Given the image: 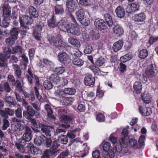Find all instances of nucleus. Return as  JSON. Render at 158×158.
I'll return each instance as SVG.
<instances>
[{
  "label": "nucleus",
  "instance_id": "1",
  "mask_svg": "<svg viewBox=\"0 0 158 158\" xmlns=\"http://www.w3.org/2000/svg\"><path fill=\"white\" fill-rule=\"evenodd\" d=\"M31 131L28 127H26L25 133L22 138H20L18 141L15 143V146L21 152H24V146L26 142L30 141L31 139Z\"/></svg>",
  "mask_w": 158,
  "mask_h": 158
},
{
  "label": "nucleus",
  "instance_id": "2",
  "mask_svg": "<svg viewBox=\"0 0 158 158\" xmlns=\"http://www.w3.org/2000/svg\"><path fill=\"white\" fill-rule=\"evenodd\" d=\"M27 73L28 74H27L26 75L27 81L30 84H31L33 83V80H34L35 83V86L34 87V89L35 94L37 98L39 100L42 102V96L40 95L38 91V88L40 86L39 79L37 76L33 74L32 70L31 69V68H28Z\"/></svg>",
  "mask_w": 158,
  "mask_h": 158
},
{
  "label": "nucleus",
  "instance_id": "3",
  "mask_svg": "<svg viewBox=\"0 0 158 158\" xmlns=\"http://www.w3.org/2000/svg\"><path fill=\"white\" fill-rule=\"evenodd\" d=\"M50 43H53L57 47H64L65 43L63 42L61 39V36L59 34L55 36H52L49 37L48 39Z\"/></svg>",
  "mask_w": 158,
  "mask_h": 158
},
{
  "label": "nucleus",
  "instance_id": "4",
  "mask_svg": "<svg viewBox=\"0 0 158 158\" xmlns=\"http://www.w3.org/2000/svg\"><path fill=\"white\" fill-rule=\"evenodd\" d=\"M66 28L67 31L68 33L77 36L81 34V31L77 24H75L74 25L71 23H69Z\"/></svg>",
  "mask_w": 158,
  "mask_h": 158
},
{
  "label": "nucleus",
  "instance_id": "5",
  "mask_svg": "<svg viewBox=\"0 0 158 158\" xmlns=\"http://www.w3.org/2000/svg\"><path fill=\"white\" fill-rule=\"evenodd\" d=\"M19 19L21 27L25 29L27 28L26 25L31 24L33 22V19L29 16L20 15Z\"/></svg>",
  "mask_w": 158,
  "mask_h": 158
},
{
  "label": "nucleus",
  "instance_id": "6",
  "mask_svg": "<svg viewBox=\"0 0 158 158\" xmlns=\"http://www.w3.org/2000/svg\"><path fill=\"white\" fill-rule=\"evenodd\" d=\"M23 49L22 47L19 46H17L14 47H13L12 49H10L8 47H6L4 49V52L7 53V56L8 58L10 57V54L11 53L14 54L17 53L19 54L22 53Z\"/></svg>",
  "mask_w": 158,
  "mask_h": 158
},
{
  "label": "nucleus",
  "instance_id": "7",
  "mask_svg": "<svg viewBox=\"0 0 158 158\" xmlns=\"http://www.w3.org/2000/svg\"><path fill=\"white\" fill-rule=\"evenodd\" d=\"M58 61L64 64H68L71 61L69 56L64 52H60L58 55Z\"/></svg>",
  "mask_w": 158,
  "mask_h": 158
},
{
  "label": "nucleus",
  "instance_id": "8",
  "mask_svg": "<svg viewBox=\"0 0 158 158\" xmlns=\"http://www.w3.org/2000/svg\"><path fill=\"white\" fill-rule=\"evenodd\" d=\"M158 72V68L155 65L151 64L148 65L146 68L145 73L148 77H152L155 76L156 73Z\"/></svg>",
  "mask_w": 158,
  "mask_h": 158
},
{
  "label": "nucleus",
  "instance_id": "9",
  "mask_svg": "<svg viewBox=\"0 0 158 158\" xmlns=\"http://www.w3.org/2000/svg\"><path fill=\"white\" fill-rule=\"evenodd\" d=\"M140 5L138 3H133L127 5L126 11L128 13H135L139 10Z\"/></svg>",
  "mask_w": 158,
  "mask_h": 158
},
{
  "label": "nucleus",
  "instance_id": "10",
  "mask_svg": "<svg viewBox=\"0 0 158 158\" xmlns=\"http://www.w3.org/2000/svg\"><path fill=\"white\" fill-rule=\"evenodd\" d=\"M42 29V26L40 23L35 27L33 32L35 39L37 40H40L41 39L40 33Z\"/></svg>",
  "mask_w": 158,
  "mask_h": 158
},
{
  "label": "nucleus",
  "instance_id": "11",
  "mask_svg": "<svg viewBox=\"0 0 158 158\" xmlns=\"http://www.w3.org/2000/svg\"><path fill=\"white\" fill-rule=\"evenodd\" d=\"M26 127L27 126H24L20 123H18L14 126L13 130L15 134L20 135L23 133L24 130L25 131Z\"/></svg>",
  "mask_w": 158,
  "mask_h": 158
},
{
  "label": "nucleus",
  "instance_id": "12",
  "mask_svg": "<svg viewBox=\"0 0 158 158\" xmlns=\"http://www.w3.org/2000/svg\"><path fill=\"white\" fill-rule=\"evenodd\" d=\"M66 5L69 12L74 11L77 7V3L72 0H68L66 2Z\"/></svg>",
  "mask_w": 158,
  "mask_h": 158
},
{
  "label": "nucleus",
  "instance_id": "13",
  "mask_svg": "<svg viewBox=\"0 0 158 158\" xmlns=\"http://www.w3.org/2000/svg\"><path fill=\"white\" fill-rule=\"evenodd\" d=\"M94 24L98 29L101 30L106 28V23L103 19H97L94 21Z\"/></svg>",
  "mask_w": 158,
  "mask_h": 158
},
{
  "label": "nucleus",
  "instance_id": "14",
  "mask_svg": "<svg viewBox=\"0 0 158 158\" xmlns=\"http://www.w3.org/2000/svg\"><path fill=\"white\" fill-rule=\"evenodd\" d=\"M146 19V15L143 13L137 14L132 17V19L136 22H143Z\"/></svg>",
  "mask_w": 158,
  "mask_h": 158
},
{
  "label": "nucleus",
  "instance_id": "15",
  "mask_svg": "<svg viewBox=\"0 0 158 158\" xmlns=\"http://www.w3.org/2000/svg\"><path fill=\"white\" fill-rule=\"evenodd\" d=\"M95 81L94 77L91 74L87 75L85 78L84 83L86 85L90 86L93 85Z\"/></svg>",
  "mask_w": 158,
  "mask_h": 158
},
{
  "label": "nucleus",
  "instance_id": "16",
  "mask_svg": "<svg viewBox=\"0 0 158 158\" xmlns=\"http://www.w3.org/2000/svg\"><path fill=\"white\" fill-rule=\"evenodd\" d=\"M122 150V148L121 146H119V148L117 147L111 149L108 152L107 157H108V156L110 158H113L114 157L115 154L116 152L120 153Z\"/></svg>",
  "mask_w": 158,
  "mask_h": 158
},
{
  "label": "nucleus",
  "instance_id": "17",
  "mask_svg": "<svg viewBox=\"0 0 158 158\" xmlns=\"http://www.w3.org/2000/svg\"><path fill=\"white\" fill-rule=\"evenodd\" d=\"M114 33L117 36H120L123 33V30L122 27L119 24H117L113 28Z\"/></svg>",
  "mask_w": 158,
  "mask_h": 158
},
{
  "label": "nucleus",
  "instance_id": "18",
  "mask_svg": "<svg viewBox=\"0 0 158 158\" xmlns=\"http://www.w3.org/2000/svg\"><path fill=\"white\" fill-rule=\"evenodd\" d=\"M11 9L8 5H4L2 7L3 17V18H10L11 14Z\"/></svg>",
  "mask_w": 158,
  "mask_h": 158
},
{
  "label": "nucleus",
  "instance_id": "19",
  "mask_svg": "<svg viewBox=\"0 0 158 158\" xmlns=\"http://www.w3.org/2000/svg\"><path fill=\"white\" fill-rule=\"evenodd\" d=\"M139 110L141 114L145 116L149 115L152 112L151 108L149 107L143 108L142 106H139Z\"/></svg>",
  "mask_w": 158,
  "mask_h": 158
},
{
  "label": "nucleus",
  "instance_id": "20",
  "mask_svg": "<svg viewBox=\"0 0 158 158\" xmlns=\"http://www.w3.org/2000/svg\"><path fill=\"white\" fill-rule=\"evenodd\" d=\"M73 101V99L71 98L64 97L60 100V102L62 105L66 106L71 105Z\"/></svg>",
  "mask_w": 158,
  "mask_h": 158
},
{
  "label": "nucleus",
  "instance_id": "21",
  "mask_svg": "<svg viewBox=\"0 0 158 158\" xmlns=\"http://www.w3.org/2000/svg\"><path fill=\"white\" fill-rule=\"evenodd\" d=\"M26 148L28 149V152L30 153L31 152L33 154H37L40 152L39 149L33 146L32 144H29L26 147Z\"/></svg>",
  "mask_w": 158,
  "mask_h": 158
},
{
  "label": "nucleus",
  "instance_id": "22",
  "mask_svg": "<svg viewBox=\"0 0 158 158\" xmlns=\"http://www.w3.org/2000/svg\"><path fill=\"white\" fill-rule=\"evenodd\" d=\"M128 133V131L127 129H124L123 130L122 142L123 144L126 145H128L129 137L127 136Z\"/></svg>",
  "mask_w": 158,
  "mask_h": 158
},
{
  "label": "nucleus",
  "instance_id": "23",
  "mask_svg": "<svg viewBox=\"0 0 158 158\" xmlns=\"http://www.w3.org/2000/svg\"><path fill=\"white\" fill-rule=\"evenodd\" d=\"M44 108L47 113L48 116L49 117L55 120V117L53 114V112L51 106L48 104H46L44 106Z\"/></svg>",
  "mask_w": 158,
  "mask_h": 158
},
{
  "label": "nucleus",
  "instance_id": "24",
  "mask_svg": "<svg viewBox=\"0 0 158 158\" xmlns=\"http://www.w3.org/2000/svg\"><path fill=\"white\" fill-rule=\"evenodd\" d=\"M44 108L47 113L48 116L49 117L55 120V117L53 114V112L51 106L48 104H46L44 106Z\"/></svg>",
  "mask_w": 158,
  "mask_h": 158
},
{
  "label": "nucleus",
  "instance_id": "25",
  "mask_svg": "<svg viewBox=\"0 0 158 158\" xmlns=\"http://www.w3.org/2000/svg\"><path fill=\"white\" fill-rule=\"evenodd\" d=\"M53 129L52 127L50 126L43 125L41 128V130L47 136H51V130Z\"/></svg>",
  "mask_w": 158,
  "mask_h": 158
},
{
  "label": "nucleus",
  "instance_id": "26",
  "mask_svg": "<svg viewBox=\"0 0 158 158\" xmlns=\"http://www.w3.org/2000/svg\"><path fill=\"white\" fill-rule=\"evenodd\" d=\"M55 12L57 15H61L64 13V9L63 5H57L55 7Z\"/></svg>",
  "mask_w": 158,
  "mask_h": 158
},
{
  "label": "nucleus",
  "instance_id": "27",
  "mask_svg": "<svg viewBox=\"0 0 158 158\" xmlns=\"http://www.w3.org/2000/svg\"><path fill=\"white\" fill-rule=\"evenodd\" d=\"M115 12L118 17L122 18L125 15V11L124 9L121 6H118L115 9Z\"/></svg>",
  "mask_w": 158,
  "mask_h": 158
},
{
  "label": "nucleus",
  "instance_id": "28",
  "mask_svg": "<svg viewBox=\"0 0 158 158\" xmlns=\"http://www.w3.org/2000/svg\"><path fill=\"white\" fill-rule=\"evenodd\" d=\"M133 88L134 91L137 94H140L142 91V86L139 82H135L134 84Z\"/></svg>",
  "mask_w": 158,
  "mask_h": 158
},
{
  "label": "nucleus",
  "instance_id": "29",
  "mask_svg": "<svg viewBox=\"0 0 158 158\" xmlns=\"http://www.w3.org/2000/svg\"><path fill=\"white\" fill-rule=\"evenodd\" d=\"M19 31V29L15 27L10 29V34L12 39L17 40Z\"/></svg>",
  "mask_w": 158,
  "mask_h": 158
},
{
  "label": "nucleus",
  "instance_id": "30",
  "mask_svg": "<svg viewBox=\"0 0 158 158\" xmlns=\"http://www.w3.org/2000/svg\"><path fill=\"white\" fill-rule=\"evenodd\" d=\"M49 79L50 81H52L55 84L58 85L60 78L57 74H52L49 76Z\"/></svg>",
  "mask_w": 158,
  "mask_h": 158
},
{
  "label": "nucleus",
  "instance_id": "31",
  "mask_svg": "<svg viewBox=\"0 0 158 158\" xmlns=\"http://www.w3.org/2000/svg\"><path fill=\"white\" fill-rule=\"evenodd\" d=\"M59 144L57 143V141H54L52 143V148L49 151L50 153L53 155H55L56 152L58 151V148Z\"/></svg>",
  "mask_w": 158,
  "mask_h": 158
},
{
  "label": "nucleus",
  "instance_id": "32",
  "mask_svg": "<svg viewBox=\"0 0 158 158\" xmlns=\"http://www.w3.org/2000/svg\"><path fill=\"white\" fill-rule=\"evenodd\" d=\"M48 23L49 27L53 28L57 26V21L55 16L52 15L51 18L48 20Z\"/></svg>",
  "mask_w": 158,
  "mask_h": 158
},
{
  "label": "nucleus",
  "instance_id": "33",
  "mask_svg": "<svg viewBox=\"0 0 158 158\" xmlns=\"http://www.w3.org/2000/svg\"><path fill=\"white\" fill-rule=\"evenodd\" d=\"M123 45V42L121 40H119L115 43L113 45V48L114 52H117L120 50Z\"/></svg>",
  "mask_w": 158,
  "mask_h": 158
},
{
  "label": "nucleus",
  "instance_id": "34",
  "mask_svg": "<svg viewBox=\"0 0 158 158\" xmlns=\"http://www.w3.org/2000/svg\"><path fill=\"white\" fill-rule=\"evenodd\" d=\"M55 87V90H56L54 93L55 96L57 98H59V101L60 99L63 98L65 96V94L64 90H61L60 89L56 90Z\"/></svg>",
  "mask_w": 158,
  "mask_h": 158
},
{
  "label": "nucleus",
  "instance_id": "35",
  "mask_svg": "<svg viewBox=\"0 0 158 158\" xmlns=\"http://www.w3.org/2000/svg\"><path fill=\"white\" fill-rule=\"evenodd\" d=\"M4 55L5 57L3 55H0V66L1 67H5L7 65V62L6 61V59L8 58L7 57V53H6Z\"/></svg>",
  "mask_w": 158,
  "mask_h": 158
},
{
  "label": "nucleus",
  "instance_id": "36",
  "mask_svg": "<svg viewBox=\"0 0 158 158\" xmlns=\"http://www.w3.org/2000/svg\"><path fill=\"white\" fill-rule=\"evenodd\" d=\"M113 135V134L110 135L109 138V140L111 141L113 144H115L116 145L118 144V147L119 148V146H121V145L123 143L122 141L121 142L119 140H117L116 137L114 136Z\"/></svg>",
  "mask_w": 158,
  "mask_h": 158
},
{
  "label": "nucleus",
  "instance_id": "37",
  "mask_svg": "<svg viewBox=\"0 0 158 158\" xmlns=\"http://www.w3.org/2000/svg\"><path fill=\"white\" fill-rule=\"evenodd\" d=\"M27 112L28 114L29 117H33L34 116H38L39 113L35 111L32 108H30L29 106L27 107Z\"/></svg>",
  "mask_w": 158,
  "mask_h": 158
},
{
  "label": "nucleus",
  "instance_id": "38",
  "mask_svg": "<svg viewBox=\"0 0 158 158\" xmlns=\"http://www.w3.org/2000/svg\"><path fill=\"white\" fill-rule=\"evenodd\" d=\"M69 23H67L66 22L64 19H61L57 22V26L60 29L64 28L67 30L66 27H67Z\"/></svg>",
  "mask_w": 158,
  "mask_h": 158
},
{
  "label": "nucleus",
  "instance_id": "39",
  "mask_svg": "<svg viewBox=\"0 0 158 158\" xmlns=\"http://www.w3.org/2000/svg\"><path fill=\"white\" fill-rule=\"evenodd\" d=\"M29 13L31 16L36 18L38 16V13L36 9L33 6H31L29 8Z\"/></svg>",
  "mask_w": 158,
  "mask_h": 158
},
{
  "label": "nucleus",
  "instance_id": "40",
  "mask_svg": "<svg viewBox=\"0 0 158 158\" xmlns=\"http://www.w3.org/2000/svg\"><path fill=\"white\" fill-rule=\"evenodd\" d=\"M68 41L69 43L77 48H79L81 46L80 42L77 39L70 37Z\"/></svg>",
  "mask_w": 158,
  "mask_h": 158
},
{
  "label": "nucleus",
  "instance_id": "41",
  "mask_svg": "<svg viewBox=\"0 0 158 158\" xmlns=\"http://www.w3.org/2000/svg\"><path fill=\"white\" fill-rule=\"evenodd\" d=\"M13 69L15 75L19 78H21V77L22 73L20 67L16 64L13 65Z\"/></svg>",
  "mask_w": 158,
  "mask_h": 158
},
{
  "label": "nucleus",
  "instance_id": "42",
  "mask_svg": "<svg viewBox=\"0 0 158 158\" xmlns=\"http://www.w3.org/2000/svg\"><path fill=\"white\" fill-rule=\"evenodd\" d=\"M76 18L79 21L85 16V11L82 9H80L76 12Z\"/></svg>",
  "mask_w": 158,
  "mask_h": 158
},
{
  "label": "nucleus",
  "instance_id": "43",
  "mask_svg": "<svg viewBox=\"0 0 158 158\" xmlns=\"http://www.w3.org/2000/svg\"><path fill=\"white\" fill-rule=\"evenodd\" d=\"M56 111L58 115L60 117L64 115L67 113V110L63 108L57 107L56 108Z\"/></svg>",
  "mask_w": 158,
  "mask_h": 158
},
{
  "label": "nucleus",
  "instance_id": "44",
  "mask_svg": "<svg viewBox=\"0 0 158 158\" xmlns=\"http://www.w3.org/2000/svg\"><path fill=\"white\" fill-rule=\"evenodd\" d=\"M104 18L109 27H111L113 24L112 18L108 14H106L104 15Z\"/></svg>",
  "mask_w": 158,
  "mask_h": 158
},
{
  "label": "nucleus",
  "instance_id": "45",
  "mask_svg": "<svg viewBox=\"0 0 158 158\" xmlns=\"http://www.w3.org/2000/svg\"><path fill=\"white\" fill-rule=\"evenodd\" d=\"M73 63L76 66L80 67L83 65L84 61L80 58H76L73 60Z\"/></svg>",
  "mask_w": 158,
  "mask_h": 158
},
{
  "label": "nucleus",
  "instance_id": "46",
  "mask_svg": "<svg viewBox=\"0 0 158 158\" xmlns=\"http://www.w3.org/2000/svg\"><path fill=\"white\" fill-rule=\"evenodd\" d=\"M68 82L67 79L65 78H63L60 79L59 82L57 86H56V88L58 87H63L68 84Z\"/></svg>",
  "mask_w": 158,
  "mask_h": 158
},
{
  "label": "nucleus",
  "instance_id": "47",
  "mask_svg": "<svg viewBox=\"0 0 158 158\" xmlns=\"http://www.w3.org/2000/svg\"><path fill=\"white\" fill-rule=\"evenodd\" d=\"M132 57L131 53H128L120 57V60L122 62H125L131 59Z\"/></svg>",
  "mask_w": 158,
  "mask_h": 158
},
{
  "label": "nucleus",
  "instance_id": "48",
  "mask_svg": "<svg viewBox=\"0 0 158 158\" xmlns=\"http://www.w3.org/2000/svg\"><path fill=\"white\" fill-rule=\"evenodd\" d=\"M152 97L149 94H145L142 96V99L144 102L146 103H149L151 102Z\"/></svg>",
  "mask_w": 158,
  "mask_h": 158
},
{
  "label": "nucleus",
  "instance_id": "49",
  "mask_svg": "<svg viewBox=\"0 0 158 158\" xmlns=\"http://www.w3.org/2000/svg\"><path fill=\"white\" fill-rule=\"evenodd\" d=\"M61 121L64 123H68L72 120L73 118L71 117L66 115L65 114L62 116L60 117Z\"/></svg>",
  "mask_w": 158,
  "mask_h": 158
},
{
  "label": "nucleus",
  "instance_id": "50",
  "mask_svg": "<svg viewBox=\"0 0 158 158\" xmlns=\"http://www.w3.org/2000/svg\"><path fill=\"white\" fill-rule=\"evenodd\" d=\"M148 55L147 51L145 49H143L140 51L139 57L141 59H144L146 58Z\"/></svg>",
  "mask_w": 158,
  "mask_h": 158
},
{
  "label": "nucleus",
  "instance_id": "51",
  "mask_svg": "<svg viewBox=\"0 0 158 158\" xmlns=\"http://www.w3.org/2000/svg\"><path fill=\"white\" fill-rule=\"evenodd\" d=\"M79 21L82 24L86 26H88L90 23L89 18L86 17H84Z\"/></svg>",
  "mask_w": 158,
  "mask_h": 158
},
{
  "label": "nucleus",
  "instance_id": "52",
  "mask_svg": "<svg viewBox=\"0 0 158 158\" xmlns=\"http://www.w3.org/2000/svg\"><path fill=\"white\" fill-rule=\"evenodd\" d=\"M31 104L34 109L38 111L41 110L40 104L38 102H30Z\"/></svg>",
  "mask_w": 158,
  "mask_h": 158
},
{
  "label": "nucleus",
  "instance_id": "53",
  "mask_svg": "<svg viewBox=\"0 0 158 158\" xmlns=\"http://www.w3.org/2000/svg\"><path fill=\"white\" fill-rule=\"evenodd\" d=\"M44 86L45 89L48 90L51 89L53 87L52 83L48 80L45 81L44 82Z\"/></svg>",
  "mask_w": 158,
  "mask_h": 158
},
{
  "label": "nucleus",
  "instance_id": "54",
  "mask_svg": "<svg viewBox=\"0 0 158 158\" xmlns=\"http://www.w3.org/2000/svg\"><path fill=\"white\" fill-rule=\"evenodd\" d=\"M65 71L64 67H59L56 68L54 69L53 71L56 73L57 75L58 74H61L63 73Z\"/></svg>",
  "mask_w": 158,
  "mask_h": 158
},
{
  "label": "nucleus",
  "instance_id": "55",
  "mask_svg": "<svg viewBox=\"0 0 158 158\" xmlns=\"http://www.w3.org/2000/svg\"><path fill=\"white\" fill-rule=\"evenodd\" d=\"M44 139L43 138L40 136H37L34 139V143L36 145H40L43 142Z\"/></svg>",
  "mask_w": 158,
  "mask_h": 158
},
{
  "label": "nucleus",
  "instance_id": "56",
  "mask_svg": "<svg viewBox=\"0 0 158 158\" xmlns=\"http://www.w3.org/2000/svg\"><path fill=\"white\" fill-rule=\"evenodd\" d=\"M102 148L103 150L105 152H107L111 147L110 143L107 142H103L102 143Z\"/></svg>",
  "mask_w": 158,
  "mask_h": 158
},
{
  "label": "nucleus",
  "instance_id": "57",
  "mask_svg": "<svg viewBox=\"0 0 158 158\" xmlns=\"http://www.w3.org/2000/svg\"><path fill=\"white\" fill-rule=\"evenodd\" d=\"M65 95L66 94L69 95H73L76 92V90L75 89L72 88H66L64 89Z\"/></svg>",
  "mask_w": 158,
  "mask_h": 158
},
{
  "label": "nucleus",
  "instance_id": "58",
  "mask_svg": "<svg viewBox=\"0 0 158 158\" xmlns=\"http://www.w3.org/2000/svg\"><path fill=\"white\" fill-rule=\"evenodd\" d=\"M105 116L102 113L98 114L96 116V120L99 122H103L105 120Z\"/></svg>",
  "mask_w": 158,
  "mask_h": 158
},
{
  "label": "nucleus",
  "instance_id": "59",
  "mask_svg": "<svg viewBox=\"0 0 158 158\" xmlns=\"http://www.w3.org/2000/svg\"><path fill=\"white\" fill-rule=\"evenodd\" d=\"M79 128H77L74 130L73 132L70 131L68 132L67 134V137L71 139H73L75 137V135L74 134L73 132H75L77 131H80Z\"/></svg>",
  "mask_w": 158,
  "mask_h": 158
},
{
  "label": "nucleus",
  "instance_id": "60",
  "mask_svg": "<svg viewBox=\"0 0 158 158\" xmlns=\"http://www.w3.org/2000/svg\"><path fill=\"white\" fill-rule=\"evenodd\" d=\"M90 36L93 40H97L100 37V34L98 32H91L90 33Z\"/></svg>",
  "mask_w": 158,
  "mask_h": 158
},
{
  "label": "nucleus",
  "instance_id": "61",
  "mask_svg": "<svg viewBox=\"0 0 158 158\" xmlns=\"http://www.w3.org/2000/svg\"><path fill=\"white\" fill-rule=\"evenodd\" d=\"M3 125L2 127V129L5 130L7 129L10 125L9 122L8 120L4 118L3 120Z\"/></svg>",
  "mask_w": 158,
  "mask_h": 158
},
{
  "label": "nucleus",
  "instance_id": "62",
  "mask_svg": "<svg viewBox=\"0 0 158 158\" xmlns=\"http://www.w3.org/2000/svg\"><path fill=\"white\" fill-rule=\"evenodd\" d=\"M82 147L84 148L85 152L84 153H83V154H82L81 156H80L79 157L82 158L83 157L86 155L88 153L89 149V147L88 146L86 143L83 144L82 145Z\"/></svg>",
  "mask_w": 158,
  "mask_h": 158
},
{
  "label": "nucleus",
  "instance_id": "63",
  "mask_svg": "<svg viewBox=\"0 0 158 158\" xmlns=\"http://www.w3.org/2000/svg\"><path fill=\"white\" fill-rule=\"evenodd\" d=\"M10 18L8 19L3 18V19L2 22V25H1L4 27H8L10 24Z\"/></svg>",
  "mask_w": 158,
  "mask_h": 158
},
{
  "label": "nucleus",
  "instance_id": "64",
  "mask_svg": "<svg viewBox=\"0 0 158 158\" xmlns=\"http://www.w3.org/2000/svg\"><path fill=\"white\" fill-rule=\"evenodd\" d=\"M90 69L93 72L95 75H98L100 72L99 69L96 66L92 65L90 67Z\"/></svg>",
  "mask_w": 158,
  "mask_h": 158
}]
</instances>
